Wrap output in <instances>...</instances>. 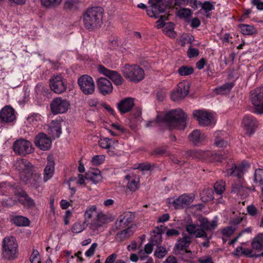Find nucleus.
<instances>
[{
  "instance_id": "obj_45",
  "label": "nucleus",
  "mask_w": 263,
  "mask_h": 263,
  "mask_svg": "<svg viewBox=\"0 0 263 263\" xmlns=\"http://www.w3.org/2000/svg\"><path fill=\"white\" fill-rule=\"evenodd\" d=\"M212 153L209 151H199V159L211 162Z\"/></svg>"
},
{
  "instance_id": "obj_10",
  "label": "nucleus",
  "mask_w": 263,
  "mask_h": 263,
  "mask_svg": "<svg viewBox=\"0 0 263 263\" xmlns=\"http://www.w3.org/2000/svg\"><path fill=\"white\" fill-rule=\"evenodd\" d=\"M70 103L66 99L61 97L54 98L50 103V108L53 115L63 114L67 111L70 107Z\"/></svg>"
},
{
  "instance_id": "obj_55",
  "label": "nucleus",
  "mask_w": 263,
  "mask_h": 263,
  "mask_svg": "<svg viewBox=\"0 0 263 263\" xmlns=\"http://www.w3.org/2000/svg\"><path fill=\"white\" fill-rule=\"evenodd\" d=\"M96 210V207L95 205L89 206L86 211L85 213V218L86 219H90L92 217V214L93 212H95Z\"/></svg>"
},
{
  "instance_id": "obj_35",
  "label": "nucleus",
  "mask_w": 263,
  "mask_h": 263,
  "mask_svg": "<svg viewBox=\"0 0 263 263\" xmlns=\"http://www.w3.org/2000/svg\"><path fill=\"white\" fill-rule=\"evenodd\" d=\"M13 223L18 227L28 226L30 224L29 220L22 216H17L13 218Z\"/></svg>"
},
{
  "instance_id": "obj_30",
  "label": "nucleus",
  "mask_w": 263,
  "mask_h": 263,
  "mask_svg": "<svg viewBox=\"0 0 263 263\" xmlns=\"http://www.w3.org/2000/svg\"><path fill=\"white\" fill-rule=\"evenodd\" d=\"M251 246L253 249L257 251L263 249V233L258 234L253 239Z\"/></svg>"
},
{
  "instance_id": "obj_38",
  "label": "nucleus",
  "mask_w": 263,
  "mask_h": 263,
  "mask_svg": "<svg viewBox=\"0 0 263 263\" xmlns=\"http://www.w3.org/2000/svg\"><path fill=\"white\" fill-rule=\"evenodd\" d=\"M62 0H41L42 5L46 8H55L62 3Z\"/></svg>"
},
{
  "instance_id": "obj_23",
  "label": "nucleus",
  "mask_w": 263,
  "mask_h": 263,
  "mask_svg": "<svg viewBox=\"0 0 263 263\" xmlns=\"http://www.w3.org/2000/svg\"><path fill=\"white\" fill-rule=\"evenodd\" d=\"M54 171V161L52 157L49 156L47 158V163L44 172V180L47 181L50 179Z\"/></svg>"
},
{
  "instance_id": "obj_49",
  "label": "nucleus",
  "mask_w": 263,
  "mask_h": 263,
  "mask_svg": "<svg viewBox=\"0 0 263 263\" xmlns=\"http://www.w3.org/2000/svg\"><path fill=\"white\" fill-rule=\"evenodd\" d=\"M199 151L197 150L190 149L186 151V158L192 157L194 159H199Z\"/></svg>"
},
{
  "instance_id": "obj_12",
  "label": "nucleus",
  "mask_w": 263,
  "mask_h": 263,
  "mask_svg": "<svg viewBox=\"0 0 263 263\" xmlns=\"http://www.w3.org/2000/svg\"><path fill=\"white\" fill-rule=\"evenodd\" d=\"M51 89L57 93H61L66 91L67 83L61 75L53 76L50 80Z\"/></svg>"
},
{
  "instance_id": "obj_61",
  "label": "nucleus",
  "mask_w": 263,
  "mask_h": 263,
  "mask_svg": "<svg viewBox=\"0 0 263 263\" xmlns=\"http://www.w3.org/2000/svg\"><path fill=\"white\" fill-rule=\"evenodd\" d=\"M127 239V237L123 231L118 233L115 236V239L118 241H122Z\"/></svg>"
},
{
  "instance_id": "obj_18",
  "label": "nucleus",
  "mask_w": 263,
  "mask_h": 263,
  "mask_svg": "<svg viewBox=\"0 0 263 263\" xmlns=\"http://www.w3.org/2000/svg\"><path fill=\"white\" fill-rule=\"evenodd\" d=\"M193 116L202 126L209 125L213 118L212 115L205 111L197 110L193 112Z\"/></svg>"
},
{
  "instance_id": "obj_5",
  "label": "nucleus",
  "mask_w": 263,
  "mask_h": 263,
  "mask_svg": "<svg viewBox=\"0 0 263 263\" xmlns=\"http://www.w3.org/2000/svg\"><path fill=\"white\" fill-rule=\"evenodd\" d=\"M104 10L100 7L87 9L83 15V23L85 28L93 31L101 27L103 24Z\"/></svg>"
},
{
  "instance_id": "obj_59",
  "label": "nucleus",
  "mask_w": 263,
  "mask_h": 263,
  "mask_svg": "<svg viewBox=\"0 0 263 263\" xmlns=\"http://www.w3.org/2000/svg\"><path fill=\"white\" fill-rule=\"evenodd\" d=\"M199 54V50L196 48H190L187 50V55L190 58L197 57Z\"/></svg>"
},
{
  "instance_id": "obj_6",
  "label": "nucleus",
  "mask_w": 263,
  "mask_h": 263,
  "mask_svg": "<svg viewBox=\"0 0 263 263\" xmlns=\"http://www.w3.org/2000/svg\"><path fill=\"white\" fill-rule=\"evenodd\" d=\"M121 71L125 78L130 82L138 83L144 78V70L137 65L125 64Z\"/></svg>"
},
{
  "instance_id": "obj_21",
  "label": "nucleus",
  "mask_w": 263,
  "mask_h": 263,
  "mask_svg": "<svg viewBox=\"0 0 263 263\" xmlns=\"http://www.w3.org/2000/svg\"><path fill=\"white\" fill-rule=\"evenodd\" d=\"M242 124L247 131V133L250 135L252 134L257 128L258 124L257 121L252 117L246 115L242 120Z\"/></svg>"
},
{
  "instance_id": "obj_53",
  "label": "nucleus",
  "mask_w": 263,
  "mask_h": 263,
  "mask_svg": "<svg viewBox=\"0 0 263 263\" xmlns=\"http://www.w3.org/2000/svg\"><path fill=\"white\" fill-rule=\"evenodd\" d=\"M227 158V157L224 156L222 154H218L217 153H212L211 155V162H221L222 160Z\"/></svg>"
},
{
  "instance_id": "obj_37",
  "label": "nucleus",
  "mask_w": 263,
  "mask_h": 263,
  "mask_svg": "<svg viewBox=\"0 0 263 263\" xmlns=\"http://www.w3.org/2000/svg\"><path fill=\"white\" fill-rule=\"evenodd\" d=\"M78 1L77 0H66L64 2L63 8L66 11H72L78 8Z\"/></svg>"
},
{
  "instance_id": "obj_43",
  "label": "nucleus",
  "mask_w": 263,
  "mask_h": 263,
  "mask_svg": "<svg viewBox=\"0 0 263 263\" xmlns=\"http://www.w3.org/2000/svg\"><path fill=\"white\" fill-rule=\"evenodd\" d=\"M254 181L257 182L258 180L260 185L263 184V169H256L254 173Z\"/></svg>"
},
{
  "instance_id": "obj_41",
  "label": "nucleus",
  "mask_w": 263,
  "mask_h": 263,
  "mask_svg": "<svg viewBox=\"0 0 263 263\" xmlns=\"http://www.w3.org/2000/svg\"><path fill=\"white\" fill-rule=\"evenodd\" d=\"M194 69L188 66H182L178 70V73L182 76H189L192 74Z\"/></svg>"
},
{
  "instance_id": "obj_29",
  "label": "nucleus",
  "mask_w": 263,
  "mask_h": 263,
  "mask_svg": "<svg viewBox=\"0 0 263 263\" xmlns=\"http://www.w3.org/2000/svg\"><path fill=\"white\" fill-rule=\"evenodd\" d=\"M86 178L90 180L95 184L101 182L102 179L101 172L99 170H95L93 172H89L86 173Z\"/></svg>"
},
{
  "instance_id": "obj_9",
  "label": "nucleus",
  "mask_w": 263,
  "mask_h": 263,
  "mask_svg": "<svg viewBox=\"0 0 263 263\" xmlns=\"http://www.w3.org/2000/svg\"><path fill=\"white\" fill-rule=\"evenodd\" d=\"M250 100L252 104L256 106L255 112L263 114V87H257L250 92Z\"/></svg>"
},
{
  "instance_id": "obj_56",
  "label": "nucleus",
  "mask_w": 263,
  "mask_h": 263,
  "mask_svg": "<svg viewBox=\"0 0 263 263\" xmlns=\"http://www.w3.org/2000/svg\"><path fill=\"white\" fill-rule=\"evenodd\" d=\"M97 247L98 244L97 243H93L90 248L85 252V255L88 257L93 256Z\"/></svg>"
},
{
  "instance_id": "obj_64",
  "label": "nucleus",
  "mask_w": 263,
  "mask_h": 263,
  "mask_svg": "<svg viewBox=\"0 0 263 263\" xmlns=\"http://www.w3.org/2000/svg\"><path fill=\"white\" fill-rule=\"evenodd\" d=\"M117 257V255L116 253H113L106 258L105 263H114Z\"/></svg>"
},
{
  "instance_id": "obj_27",
  "label": "nucleus",
  "mask_w": 263,
  "mask_h": 263,
  "mask_svg": "<svg viewBox=\"0 0 263 263\" xmlns=\"http://www.w3.org/2000/svg\"><path fill=\"white\" fill-rule=\"evenodd\" d=\"M18 195L20 197L18 201L25 207L30 208L34 206L35 204L33 200L25 191H22L18 193Z\"/></svg>"
},
{
  "instance_id": "obj_1",
  "label": "nucleus",
  "mask_w": 263,
  "mask_h": 263,
  "mask_svg": "<svg viewBox=\"0 0 263 263\" xmlns=\"http://www.w3.org/2000/svg\"><path fill=\"white\" fill-rule=\"evenodd\" d=\"M217 227V220L211 221L206 217H201L196 223L191 222L186 225L185 230L190 235H195L196 238H202L205 241L201 243L203 247L208 248L210 246V240L212 235L208 236L207 231H212Z\"/></svg>"
},
{
  "instance_id": "obj_14",
  "label": "nucleus",
  "mask_w": 263,
  "mask_h": 263,
  "mask_svg": "<svg viewBox=\"0 0 263 263\" xmlns=\"http://www.w3.org/2000/svg\"><path fill=\"white\" fill-rule=\"evenodd\" d=\"M177 241L174 247V253L176 255L182 254L181 252L184 251L186 253L191 254L192 252L190 250H187V248L192 242V238L190 236L184 234Z\"/></svg>"
},
{
  "instance_id": "obj_39",
  "label": "nucleus",
  "mask_w": 263,
  "mask_h": 263,
  "mask_svg": "<svg viewBox=\"0 0 263 263\" xmlns=\"http://www.w3.org/2000/svg\"><path fill=\"white\" fill-rule=\"evenodd\" d=\"M225 186L226 183L223 180L217 181L214 185L215 192L217 195H221L225 191Z\"/></svg>"
},
{
  "instance_id": "obj_63",
  "label": "nucleus",
  "mask_w": 263,
  "mask_h": 263,
  "mask_svg": "<svg viewBox=\"0 0 263 263\" xmlns=\"http://www.w3.org/2000/svg\"><path fill=\"white\" fill-rule=\"evenodd\" d=\"M252 4L256 6L258 10H263V2H261L260 0H252Z\"/></svg>"
},
{
  "instance_id": "obj_33",
  "label": "nucleus",
  "mask_w": 263,
  "mask_h": 263,
  "mask_svg": "<svg viewBox=\"0 0 263 263\" xmlns=\"http://www.w3.org/2000/svg\"><path fill=\"white\" fill-rule=\"evenodd\" d=\"M108 78L117 86L122 85L124 82V80L121 75L115 70L112 71Z\"/></svg>"
},
{
  "instance_id": "obj_48",
  "label": "nucleus",
  "mask_w": 263,
  "mask_h": 263,
  "mask_svg": "<svg viewBox=\"0 0 263 263\" xmlns=\"http://www.w3.org/2000/svg\"><path fill=\"white\" fill-rule=\"evenodd\" d=\"M98 71L105 77L108 78L112 70L107 69L102 65H99L97 67Z\"/></svg>"
},
{
  "instance_id": "obj_25",
  "label": "nucleus",
  "mask_w": 263,
  "mask_h": 263,
  "mask_svg": "<svg viewBox=\"0 0 263 263\" xmlns=\"http://www.w3.org/2000/svg\"><path fill=\"white\" fill-rule=\"evenodd\" d=\"M249 190H250V189L244 186L240 182L234 183L232 185L231 192L241 197H247L249 194Z\"/></svg>"
},
{
  "instance_id": "obj_60",
  "label": "nucleus",
  "mask_w": 263,
  "mask_h": 263,
  "mask_svg": "<svg viewBox=\"0 0 263 263\" xmlns=\"http://www.w3.org/2000/svg\"><path fill=\"white\" fill-rule=\"evenodd\" d=\"M166 152L165 149L161 147H158L155 148L153 152L151 153L152 156H159L165 154Z\"/></svg>"
},
{
  "instance_id": "obj_44",
  "label": "nucleus",
  "mask_w": 263,
  "mask_h": 263,
  "mask_svg": "<svg viewBox=\"0 0 263 263\" xmlns=\"http://www.w3.org/2000/svg\"><path fill=\"white\" fill-rule=\"evenodd\" d=\"M167 253L165 248L160 246L155 251L154 255L158 258H162L166 255Z\"/></svg>"
},
{
  "instance_id": "obj_19",
  "label": "nucleus",
  "mask_w": 263,
  "mask_h": 263,
  "mask_svg": "<svg viewBox=\"0 0 263 263\" xmlns=\"http://www.w3.org/2000/svg\"><path fill=\"white\" fill-rule=\"evenodd\" d=\"M135 99L132 97H127L120 100L117 104V108L121 114L130 111L135 105Z\"/></svg>"
},
{
  "instance_id": "obj_58",
  "label": "nucleus",
  "mask_w": 263,
  "mask_h": 263,
  "mask_svg": "<svg viewBox=\"0 0 263 263\" xmlns=\"http://www.w3.org/2000/svg\"><path fill=\"white\" fill-rule=\"evenodd\" d=\"M201 5L202 8L204 9L206 12L211 11L214 8L213 5L208 1L205 2L203 4H201Z\"/></svg>"
},
{
  "instance_id": "obj_28",
  "label": "nucleus",
  "mask_w": 263,
  "mask_h": 263,
  "mask_svg": "<svg viewBox=\"0 0 263 263\" xmlns=\"http://www.w3.org/2000/svg\"><path fill=\"white\" fill-rule=\"evenodd\" d=\"M225 174L226 176H230L235 174L238 178H241L243 176V171L242 168H237L236 165L232 163L231 167L226 169Z\"/></svg>"
},
{
  "instance_id": "obj_17",
  "label": "nucleus",
  "mask_w": 263,
  "mask_h": 263,
  "mask_svg": "<svg viewBox=\"0 0 263 263\" xmlns=\"http://www.w3.org/2000/svg\"><path fill=\"white\" fill-rule=\"evenodd\" d=\"M34 144L40 149L45 151L50 148L51 140L45 134L40 133L35 136Z\"/></svg>"
},
{
  "instance_id": "obj_47",
  "label": "nucleus",
  "mask_w": 263,
  "mask_h": 263,
  "mask_svg": "<svg viewBox=\"0 0 263 263\" xmlns=\"http://www.w3.org/2000/svg\"><path fill=\"white\" fill-rule=\"evenodd\" d=\"M236 229V227H227L222 230L221 233L223 235L230 237L234 233Z\"/></svg>"
},
{
  "instance_id": "obj_3",
  "label": "nucleus",
  "mask_w": 263,
  "mask_h": 263,
  "mask_svg": "<svg viewBox=\"0 0 263 263\" xmlns=\"http://www.w3.org/2000/svg\"><path fill=\"white\" fill-rule=\"evenodd\" d=\"M187 119V114L178 108L170 110L165 115H158L156 121L164 122L170 129H184L186 126Z\"/></svg>"
},
{
  "instance_id": "obj_4",
  "label": "nucleus",
  "mask_w": 263,
  "mask_h": 263,
  "mask_svg": "<svg viewBox=\"0 0 263 263\" xmlns=\"http://www.w3.org/2000/svg\"><path fill=\"white\" fill-rule=\"evenodd\" d=\"M148 3L151 7L146 10L147 14L151 17L158 18L159 20L156 22L157 27L161 28L165 27V20H167L168 15H159L160 13L165 12L167 9L170 8L172 6V0H149Z\"/></svg>"
},
{
  "instance_id": "obj_51",
  "label": "nucleus",
  "mask_w": 263,
  "mask_h": 263,
  "mask_svg": "<svg viewBox=\"0 0 263 263\" xmlns=\"http://www.w3.org/2000/svg\"><path fill=\"white\" fill-rule=\"evenodd\" d=\"M180 18H186L191 15V10L189 9H181L178 13Z\"/></svg>"
},
{
  "instance_id": "obj_46",
  "label": "nucleus",
  "mask_w": 263,
  "mask_h": 263,
  "mask_svg": "<svg viewBox=\"0 0 263 263\" xmlns=\"http://www.w3.org/2000/svg\"><path fill=\"white\" fill-rule=\"evenodd\" d=\"M235 251L237 252V254L239 255V253L241 252L240 254L241 255H246L247 256L251 257L252 256V250L249 249H243L242 247H238L236 248Z\"/></svg>"
},
{
  "instance_id": "obj_42",
  "label": "nucleus",
  "mask_w": 263,
  "mask_h": 263,
  "mask_svg": "<svg viewBox=\"0 0 263 263\" xmlns=\"http://www.w3.org/2000/svg\"><path fill=\"white\" fill-rule=\"evenodd\" d=\"M86 220L83 223L80 222H77L74 223L71 228L72 232L76 233H79L83 231L86 227Z\"/></svg>"
},
{
  "instance_id": "obj_16",
  "label": "nucleus",
  "mask_w": 263,
  "mask_h": 263,
  "mask_svg": "<svg viewBox=\"0 0 263 263\" xmlns=\"http://www.w3.org/2000/svg\"><path fill=\"white\" fill-rule=\"evenodd\" d=\"M97 85L99 93L103 96L111 94L113 91L112 83L107 78L101 77L97 80Z\"/></svg>"
},
{
  "instance_id": "obj_62",
  "label": "nucleus",
  "mask_w": 263,
  "mask_h": 263,
  "mask_svg": "<svg viewBox=\"0 0 263 263\" xmlns=\"http://www.w3.org/2000/svg\"><path fill=\"white\" fill-rule=\"evenodd\" d=\"M215 143L217 146L220 147H226L228 145L227 141L219 138L216 139Z\"/></svg>"
},
{
  "instance_id": "obj_11",
  "label": "nucleus",
  "mask_w": 263,
  "mask_h": 263,
  "mask_svg": "<svg viewBox=\"0 0 263 263\" xmlns=\"http://www.w3.org/2000/svg\"><path fill=\"white\" fill-rule=\"evenodd\" d=\"M78 84L81 90L85 95L92 94L95 89V83L92 78L87 74L83 75L78 80Z\"/></svg>"
},
{
  "instance_id": "obj_57",
  "label": "nucleus",
  "mask_w": 263,
  "mask_h": 263,
  "mask_svg": "<svg viewBox=\"0 0 263 263\" xmlns=\"http://www.w3.org/2000/svg\"><path fill=\"white\" fill-rule=\"evenodd\" d=\"M109 139L108 138H104L101 139L99 141V145L103 148H109L110 147V143H109Z\"/></svg>"
},
{
  "instance_id": "obj_26",
  "label": "nucleus",
  "mask_w": 263,
  "mask_h": 263,
  "mask_svg": "<svg viewBox=\"0 0 263 263\" xmlns=\"http://www.w3.org/2000/svg\"><path fill=\"white\" fill-rule=\"evenodd\" d=\"M205 137L204 134H201L200 131L198 129L193 130L189 135V141L195 145H197L203 141Z\"/></svg>"
},
{
  "instance_id": "obj_15",
  "label": "nucleus",
  "mask_w": 263,
  "mask_h": 263,
  "mask_svg": "<svg viewBox=\"0 0 263 263\" xmlns=\"http://www.w3.org/2000/svg\"><path fill=\"white\" fill-rule=\"evenodd\" d=\"M135 217V216L133 213L130 212H124L118 217L113 229L118 230L126 227L134 221Z\"/></svg>"
},
{
  "instance_id": "obj_20",
  "label": "nucleus",
  "mask_w": 263,
  "mask_h": 263,
  "mask_svg": "<svg viewBox=\"0 0 263 263\" xmlns=\"http://www.w3.org/2000/svg\"><path fill=\"white\" fill-rule=\"evenodd\" d=\"M194 199V197L193 196L183 194L173 200L172 203L174 205L175 209H183L192 203Z\"/></svg>"
},
{
  "instance_id": "obj_50",
  "label": "nucleus",
  "mask_w": 263,
  "mask_h": 263,
  "mask_svg": "<svg viewBox=\"0 0 263 263\" xmlns=\"http://www.w3.org/2000/svg\"><path fill=\"white\" fill-rule=\"evenodd\" d=\"M105 160V157L103 155H96L92 157L91 162L95 165H100L102 164Z\"/></svg>"
},
{
  "instance_id": "obj_8",
  "label": "nucleus",
  "mask_w": 263,
  "mask_h": 263,
  "mask_svg": "<svg viewBox=\"0 0 263 263\" xmlns=\"http://www.w3.org/2000/svg\"><path fill=\"white\" fill-rule=\"evenodd\" d=\"M13 149L15 154L23 156L30 154L34 151L31 143L24 139L16 140L13 143Z\"/></svg>"
},
{
  "instance_id": "obj_52",
  "label": "nucleus",
  "mask_w": 263,
  "mask_h": 263,
  "mask_svg": "<svg viewBox=\"0 0 263 263\" xmlns=\"http://www.w3.org/2000/svg\"><path fill=\"white\" fill-rule=\"evenodd\" d=\"M159 243H157L156 240L153 239L152 242L148 243L144 247V252L146 254H151L153 250V246L155 245H158Z\"/></svg>"
},
{
  "instance_id": "obj_36",
  "label": "nucleus",
  "mask_w": 263,
  "mask_h": 263,
  "mask_svg": "<svg viewBox=\"0 0 263 263\" xmlns=\"http://www.w3.org/2000/svg\"><path fill=\"white\" fill-rule=\"evenodd\" d=\"M125 178L128 181L127 184V187L131 191H135L138 187V181H136V177L133 178L129 175H127Z\"/></svg>"
},
{
  "instance_id": "obj_2",
  "label": "nucleus",
  "mask_w": 263,
  "mask_h": 263,
  "mask_svg": "<svg viewBox=\"0 0 263 263\" xmlns=\"http://www.w3.org/2000/svg\"><path fill=\"white\" fill-rule=\"evenodd\" d=\"M14 166L19 172L20 179L24 183L30 184L35 189L40 186L41 175L34 173L33 166L28 160L20 158L16 161Z\"/></svg>"
},
{
  "instance_id": "obj_40",
  "label": "nucleus",
  "mask_w": 263,
  "mask_h": 263,
  "mask_svg": "<svg viewBox=\"0 0 263 263\" xmlns=\"http://www.w3.org/2000/svg\"><path fill=\"white\" fill-rule=\"evenodd\" d=\"M233 84L232 83H228L225 84L219 87L218 88L216 89L217 92H216L217 94H226L229 92L230 90L233 87Z\"/></svg>"
},
{
  "instance_id": "obj_24",
  "label": "nucleus",
  "mask_w": 263,
  "mask_h": 263,
  "mask_svg": "<svg viewBox=\"0 0 263 263\" xmlns=\"http://www.w3.org/2000/svg\"><path fill=\"white\" fill-rule=\"evenodd\" d=\"M48 134L53 138H59L62 133L61 124L58 121H52L47 129Z\"/></svg>"
},
{
  "instance_id": "obj_54",
  "label": "nucleus",
  "mask_w": 263,
  "mask_h": 263,
  "mask_svg": "<svg viewBox=\"0 0 263 263\" xmlns=\"http://www.w3.org/2000/svg\"><path fill=\"white\" fill-rule=\"evenodd\" d=\"M16 203L15 200L11 197H8L7 199H5L2 201V204L4 206L10 207L14 205Z\"/></svg>"
},
{
  "instance_id": "obj_34",
  "label": "nucleus",
  "mask_w": 263,
  "mask_h": 263,
  "mask_svg": "<svg viewBox=\"0 0 263 263\" xmlns=\"http://www.w3.org/2000/svg\"><path fill=\"white\" fill-rule=\"evenodd\" d=\"M174 24L172 22H168L165 24V26L163 29V32L171 38H175L176 33L174 31Z\"/></svg>"
},
{
  "instance_id": "obj_13",
  "label": "nucleus",
  "mask_w": 263,
  "mask_h": 263,
  "mask_svg": "<svg viewBox=\"0 0 263 263\" xmlns=\"http://www.w3.org/2000/svg\"><path fill=\"white\" fill-rule=\"evenodd\" d=\"M190 84L187 82L179 83L175 90L171 93V99L174 101H177L184 98L189 93Z\"/></svg>"
},
{
  "instance_id": "obj_7",
  "label": "nucleus",
  "mask_w": 263,
  "mask_h": 263,
  "mask_svg": "<svg viewBox=\"0 0 263 263\" xmlns=\"http://www.w3.org/2000/svg\"><path fill=\"white\" fill-rule=\"evenodd\" d=\"M17 244L13 237H5L3 241V257L8 260L16 257Z\"/></svg>"
},
{
  "instance_id": "obj_32",
  "label": "nucleus",
  "mask_w": 263,
  "mask_h": 263,
  "mask_svg": "<svg viewBox=\"0 0 263 263\" xmlns=\"http://www.w3.org/2000/svg\"><path fill=\"white\" fill-rule=\"evenodd\" d=\"M105 219L106 216L105 215L102 213L98 214L97 215V219L90 223V229L93 231L97 230L102 226V224L105 222Z\"/></svg>"
},
{
  "instance_id": "obj_22",
  "label": "nucleus",
  "mask_w": 263,
  "mask_h": 263,
  "mask_svg": "<svg viewBox=\"0 0 263 263\" xmlns=\"http://www.w3.org/2000/svg\"><path fill=\"white\" fill-rule=\"evenodd\" d=\"M0 119L3 122L10 123L15 119L14 110L9 106H5L0 111Z\"/></svg>"
},
{
  "instance_id": "obj_31",
  "label": "nucleus",
  "mask_w": 263,
  "mask_h": 263,
  "mask_svg": "<svg viewBox=\"0 0 263 263\" xmlns=\"http://www.w3.org/2000/svg\"><path fill=\"white\" fill-rule=\"evenodd\" d=\"M239 27L241 32L244 35H252L257 33L256 28L252 25L241 24L239 25Z\"/></svg>"
}]
</instances>
